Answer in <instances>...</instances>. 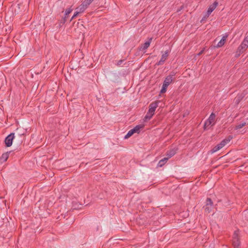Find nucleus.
Segmentation results:
<instances>
[{
	"instance_id": "nucleus-1",
	"label": "nucleus",
	"mask_w": 248,
	"mask_h": 248,
	"mask_svg": "<svg viewBox=\"0 0 248 248\" xmlns=\"http://www.w3.org/2000/svg\"><path fill=\"white\" fill-rule=\"evenodd\" d=\"M143 127V125L141 124L136 125L135 127L128 131L127 134L124 136V138L126 139L132 136L135 133H139L140 129Z\"/></svg>"
},
{
	"instance_id": "nucleus-2",
	"label": "nucleus",
	"mask_w": 248,
	"mask_h": 248,
	"mask_svg": "<svg viewBox=\"0 0 248 248\" xmlns=\"http://www.w3.org/2000/svg\"><path fill=\"white\" fill-rule=\"evenodd\" d=\"M213 202L210 198H207L206 200L205 205L203 206L205 212L210 213L212 211L213 208Z\"/></svg>"
},
{
	"instance_id": "nucleus-3",
	"label": "nucleus",
	"mask_w": 248,
	"mask_h": 248,
	"mask_svg": "<svg viewBox=\"0 0 248 248\" xmlns=\"http://www.w3.org/2000/svg\"><path fill=\"white\" fill-rule=\"evenodd\" d=\"M216 118V115L214 113H212L210 115L209 118L204 123V129H206L210 125H213L215 124L214 121Z\"/></svg>"
},
{
	"instance_id": "nucleus-4",
	"label": "nucleus",
	"mask_w": 248,
	"mask_h": 248,
	"mask_svg": "<svg viewBox=\"0 0 248 248\" xmlns=\"http://www.w3.org/2000/svg\"><path fill=\"white\" fill-rule=\"evenodd\" d=\"M15 138V133H12L8 135L5 139V146L7 147H10L13 143V140Z\"/></svg>"
},
{
	"instance_id": "nucleus-5",
	"label": "nucleus",
	"mask_w": 248,
	"mask_h": 248,
	"mask_svg": "<svg viewBox=\"0 0 248 248\" xmlns=\"http://www.w3.org/2000/svg\"><path fill=\"white\" fill-rule=\"evenodd\" d=\"M158 107V102H154L152 103L149 105V109L148 110L149 113L154 114V112L156 108Z\"/></svg>"
},
{
	"instance_id": "nucleus-6",
	"label": "nucleus",
	"mask_w": 248,
	"mask_h": 248,
	"mask_svg": "<svg viewBox=\"0 0 248 248\" xmlns=\"http://www.w3.org/2000/svg\"><path fill=\"white\" fill-rule=\"evenodd\" d=\"M218 4V2L217 1H215L212 5H210L207 11L206 16L207 17L209 16L211 13L215 10Z\"/></svg>"
},
{
	"instance_id": "nucleus-7",
	"label": "nucleus",
	"mask_w": 248,
	"mask_h": 248,
	"mask_svg": "<svg viewBox=\"0 0 248 248\" xmlns=\"http://www.w3.org/2000/svg\"><path fill=\"white\" fill-rule=\"evenodd\" d=\"M152 40V38H151L149 39L148 41H146L143 44H142L140 47V50L143 51V50H145L147 48H148L149 46H150Z\"/></svg>"
},
{
	"instance_id": "nucleus-8",
	"label": "nucleus",
	"mask_w": 248,
	"mask_h": 248,
	"mask_svg": "<svg viewBox=\"0 0 248 248\" xmlns=\"http://www.w3.org/2000/svg\"><path fill=\"white\" fill-rule=\"evenodd\" d=\"M224 146H223V144H222L221 142H220L219 144L216 145L215 147H214L210 151L211 153L212 154L214 153L217 151L219 150L220 149H221Z\"/></svg>"
},
{
	"instance_id": "nucleus-9",
	"label": "nucleus",
	"mask_w": 248,
	"mask_h": 248,
	"mask_svg": "<svg viewBox=\"0 0 248 248\" xmlns=\"http://www.w3.org/2000/svg\"><path fill=\"white\" fill-rule=\"evenodd\" d=\"M227 37L228 35L223 36L222 37V39L220 40V41L217 43V46H215V47H220L224 45Z\"/></svg>"
},
{
	"instance_id": "nucleus-10",
	"label": "nucleus",
	"mask_w": 248,
	"mask_h": 248,
	"mask_svg": "<svg viewBox=\"0 0 248 248\" xmlns=\"http://www.w3.org/2000/svg\"><path fill=\"white\" fill-rule=\"evenodd\" d=\"M176 153V150L175 149H171L170 150L168 151L166 153V155L167 156V158L168 159L171 158L172 156L174 155Z\"/></svg>"
},
{
	"instance_id": "nucleus-11",
	"label": "nucleus",
	"mask_w": 248,
	"mask_h": 248,
	"mask_svg": "<svg viewBox=\"0 0 248 248\" xmlns=\"http://www.w3.org/2000/svg\"><path fill=\"white\" fill-rule=\"evenodd\" d=\"M24 134H18L16 135L15 142H17L18 144H21L23 141Z\"/></svg>"
},
{
	"instance_id": "nucleus-12",
	"label": "nucleus",
	"mask_w": 248,
	"mask_h": 248,
	"mask_svg": "<svg viewBox=\"0 0 248 248\" xmlns=\"http://www.w3.org/2000/svg\"><path fill=\"white\" fill-rule=\"evenodd\" d=\"M11 152H6L5 153H3L1 156L0 157V162L3 163L5 161H6L9 157V154Z\"/></svg>"
},
{
	"instance_id": "nucleus-13",
	"label": "nucleus",
	"mask_w": 248,
	"mask_h": 248,
	"mask_svg": "<svg viewBox=\"0 0 248 248\" xmlns=\"http://www.w3.org/2000/svg\"><path fill=\"white\" fill-rule=\"evenodd\" d=\"M87 7L88 6L84 4V3L82 2V4L77 8V10L81 13L83 12Z\"/></svg>"
},
{
	"instance_id": "nucleus-14",
	"label": "nucleus",
	"mask_w": 248,
	"mask_h": 248,
	"mask_svg": "<svg viewBox=\"0 0 248 248\" xmlns=\"http://www.w3.org/2000/svg\"><path fill=\"white\" fill-rule=\"evenodd\" d=\"M248 47H247V46L244 44V43H242L237 48V49L239 50V52H242L243 53L247 49Z\"/></svg>"
},
{
	"instance_id": "nucleus-15",
	"label": "nucleus",
	"mask_w": 248,
	"mask_h": 248,
	"mask_svg": "<svg viewBox=\"0 0 248 248\" xmlns=\"http://www.w3.org/2000/svg\"><path fill=\"white\" fill-rule=\"evenodd\" d=\"M168 159L167 157L163 158L159 161L157 166L160 167H162L167 162Z\"/></svg>"
},
{
	"instance_id": "nucleus-16",
	"label": "nucleus",
	"mask_w": 248,
	"mask_h": 248,
	"mask_svg": "<svg viewBox=\"0 0 248 248\" xmlns=\"http://www.w3.org/2000/svg\"><path fill=\"white\" fill-rule=\"evenodd\" d=\"M72 9L71 8L67 9L65 12V16L62 18V22L64 23L66 21L67 16L72 11Z\"/></svg>"
},
{
	"instance_id": "nucleus-17",
	"label": "nucleus",
	"mask_w": 248,
	"mask_h": 248,
	"mask_svg": "<svg viewBox=\"0 0 248 248\" xmlns=\"http://www.w3.org/2000/svg\"><path fill=\"white\" fill-rule=\"evenodd\" d=\"M240 244L239 239H232V245L234 248H239Z\"/></svg>"
},
{
	"instance_id": "nucleus-18",
	"label": "nucleus",
	"mask_w": 248,
	"mask_h": 248,
	"mask_svg": "<svg viewBox=\"0 0 248 248\" xmlns=\"http://www.w3.org/2000/svg\"><path fill=\"white\" fill-rule=\"evenodd\" d=\"M232 139V136H229L227 138L222 140L221 142L223 146H225L227 143H228Z\"/></svg>"
},
{
	"instance_id": "nucleus-19",
	"label": "nucleus",
	"mask_w": 248,
	"mask_h": 248,
	"mask_svg": "<svg viewBox=\"0 0 248 248\" xmlns=\"http://www.w3.org/2000/svg\"><path fill=\"white\" fill-rule=\"evenodd\" d=\"M173 79L171 78L170 76H167L164 81L165 83L168 84L169 85L171 83Z\"/></svg>"
},
{
	"instance_id": "nucleus-20",
	"label": "nucleus",
	"mask_w": 248,
	"mask_h": 248,
	"mask_svg": "<svg viewBox=\"0 0 248 248\" xmlns=\"http://www.w3.org/2000/svg\"><path fill=\"white\" fill-rule=\"evenodd\" d=\"M169 56V52L168 51H166L162 55L161 58L160 60L163 61L164 62L167 60L168 57Z\"/></svg>"
},
{
	"instance_id": "nucleus-21",
	"label": "nucleus",
	"mask_w": 248,
	"mask_h": 248,
	"mask_svg": "<svg viewBox=\"0 0 248 248\" xmlns=\"http://www.w3.org/2000/svg\"><path fill=\"white\" fill-rule=\"evenodd\" d=\"M246 123L243 122V123H240V124H238L235 126V129H239L242 128L243 126L246 125Z\"/></svg>"
},
{
	"instance_id": "nucleus-22",
	"label": "nucleus",
	"mask_w": 248,
	"mask_h": 248,
	"mask_svg": "<svg viewBox=\"0 0 248 248\" xmlns=\"http://www.w3.org/2000/svg\"><path fill=\"white\" fill-rule=\"evenodd\" d=\"M154 114L152 113H149V111L147 112L146 115H145L144 119L145 120H150L152 118Z\"/></svg>"
},
{
	"instance_id": "nucleus-23",
	"label": "nucleus",
	"mask_w": 248,
	"mask_h": 248,
	"mask_svg": "<svg viewBox=\"0 0 248 248\" xmlns=\"http://www.w3.org/2000/svg\"><path fill=\"white\" fill-rule=\"evenodd\" d=\"M238 231H235L233 234L232 239H239L238 238Z\"/></svg>"
},
{
	"instance_id": "nucleus-24",
	"label": "nucleus",
	"mask_w": 248,
	"mask_h": 248,
	"mask_svg": "<svg viewBox=\"0 0 248 248\" xmlns=\"http://www.w3.org/2000/svg\"><path fill=\"white\" fill-rule=\"evenodd\" d=\"M93 0H85L83 1L84 4L88 6Z\"/></svg>"
},
{
	"instance_id": "nucleus-25",
	"label": "nucleus",
	"mask_w": 248,
	"mask_h": 248,
	"mask_svg": "<svg viewBox=\"0 0 248 248\" xmlns=\"http://www.w3.org/2000/svg\"><path fill=\"white\" fill-rule=\"evenodd\" d=\"M242 43H244V44L248 47V35L244 38Z\"/></svg>"
},
{
	"instance_id": "nucleus-26",
	"label": "nucleus",
	"mask_w": 248,
	"mask_h": 248,
	"mask_svg": "<svg viewBox=\"0 0 248 248\" xmlns=\"http://www.w3.org/2000/svg\"><path fill=\"white\" fill-rule=\"evenodd\" d=\"M242 53H243V52H239V50H238V49H237V50H236V52H235V57H236V58H238V57H239V56H240V55L241 54H242Z\"/></svg>"
},
{
	"instance_id": "nucleus-27",
	"label": "nucleus",
	"mask_w": 248,
	"mask_h": 248,
	"mask_svg": "<svg viewBox=\"0 0 248 248\" xmlns=\"http://www.w3.org/2000/svg\"><path fill=\"white\" fill-rule=\"evenodd\" d=\"M124 61H125L124 59V60H120L118 61L117 62V66L121 65L122 64H123V63L124 62Z\"/></svg>"
},
{
	"instance_id": "nucleus-28",
	"label": "nucleus",
	"mask_w": 248,
	"mask_h": 248,
	"mask_svg": "<svg viewBox=\"0 0 248 248\" xmlns=\"http://www.w3.org/2000/svg\"><path fill=\"white\" fill-rule=\"evenodd\" d=\"M79 13H80V12H79V11L77 10V11L75 13L74 15H73V16L72 17L71 19L70 20H72L73 19H74L75 17H76Z\"/></svg>"
},
{
	"instance_id": "nucleus-29",
	"label": "nucleus",
	"mask_w": 248,
	"mask_h": 248,
	"mask_svg": "<svg viewBox=\"0 0 248 248\" xmlns=\"http://www.w3.org/2000/svg\"><path fill=\"white\" fill-rule=\"evenodd\" d=\"M163 63H164V62L163 61H162L161 60H160L159 62H157L156 63L155 65H160L163 64Z\"/></svg>"
},
{
	"instance_id": "nucleus-30",
	"label": "nucleus",
	"mask_w": 248,
	"mask_h": 248,
	"mask_svg": "<svg viewBox=\"0 0 248 248\" xmlns=\"http://www.w3.org/2000/svg\"><path fill=\"white\" fill-rule=\"evenodd\" d=\"M176 74V73L174 71L171 72L170 74L168 76H170L171 78H172Z\"/></svg>"
},
{
	"instance_id": "nucleus-31",
	"label": "nucleus",
	"mask_w": 248,
	"mask_h": 248,
	"mask_svg": "<svg viewBox=\"0 0 248 248\" xmlns=\"http://www.w3.org/2000/svg\"><path fill=\"white\" fill-rule=\"evenodd\" d=\"M166 91H167V89L162 87V89L160 91V93H166Z\"/></svg>"
},
{
	"instance_id": "nucleus-32",
	"label": "nucleus",
	"mask_w": 248,
	"mask_h": 248,
	"mask_svg": "<svg viewBox=\"0 0 248 248\" xmlns=\"http://www.w3.org/2000/svg\"><path fill=\"white\" fill-rule=\"evenodd\" d=\"M169 85L167 83H165L164 82H163V85H162V87L167 89V88L168 87Z\"/></svg>"
},
{
	"instance_id": "nucleus-33",
	"label": "nucleus",
	"mask_w": 248,
	"mask_h": 248,
	"mask_svg": "<svg viewBox=\"0 0 248 248\" xmlns=\"http://www.w3.org/2000/svg\"><path fill=\"white\" fill-rule=\"evenodd\" d=\"M203 52V50H202L199 54H198V55H200L201 54H202Z\"/></svg>"
},
{
	"instance_id": "nucleus-34",
	"label": "nucleus",
	"mask_w": 248,
	"mask_h": 248,
	"mask_svg": "<svg viewBox=\"0 0 248 248\" xmlns=\"http://www.w3.org/2000/svg\"><path fill=\"white\" fill-rule=\"evenodd\" d=\"M98 101H100V98H98Z\"/></svg>"
},
{
	"instance_id": "nucleus-35",
	"label": "nucleus",
	"mask_w": 248,
	"mask_h": 248,
	"mask_svg": "<svg viewBox=\"0 0 248 248\" xmlns=\"http://www.w3.org/2000/svg\"><path fill=\"white\" fill-rule=\"evenodd\" d=\"M98 101H100V98H98Z\"/></svg>"
}]
</instances>
